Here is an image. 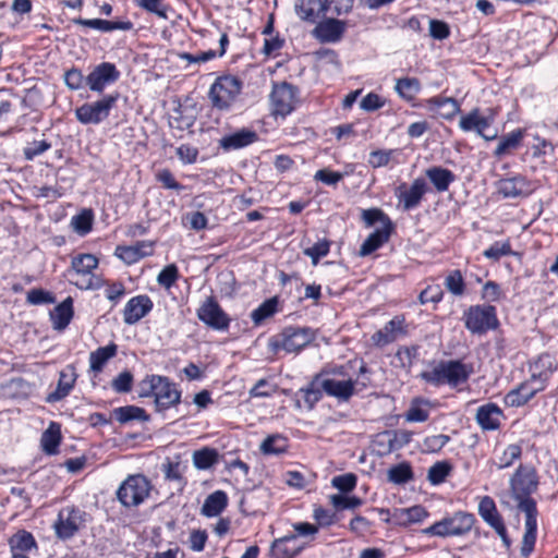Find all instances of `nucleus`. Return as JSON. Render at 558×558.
I'll use <instances>...</instances> for the list:
<instances>
[{
    "label": "nucleus",
    "mask_w": 558,
    "mask_h": 558,
    "mask_svg": "<svg viewBox=\"0 0 558 558\" xmlns=\"http://www.w3.org/2000/svg\"><path fill=\"white\" fill-rule=\"evenodd\" d=\"M320 377L317 376L308 387L300 389V393H302L305 404L308 409H312L316 402L322 398L320 392Z\"/></svg>",
    "instance_id": "603ef678"
},
{
    "label": "nucleus",
    "mask_w": 558,
    "mask_h": 558,
    "mask_svg": "<svg viewBox=\"0 0 558 558\" xmlns=\"http://www.w3.org/2000/svg\"><path fill=\"white\" fill-rule=\"evenodd\" d=\"M392 227H380L372 232L360 247V255L367 256L386 243L390 236Z\"/></svg>",
    "instance_id": "72a5a7b5"
},
{
    "label": "nucleus",
    "mask_w": 558,
    "mask_h": 558,
    "mask_svg": "<svg viewBox=\"0 0 558 558\" xmlns=\"http://www.w3.org/2000/svg\"><path fill=\"white\" fill-rule=\"evenodd\" d=\"M464 324L472 333H484L498 326L496 308L492 305L471 306L464 314Z\"/></svg>",
    "instance_id": "9d476101"
},
{
    "label": "nucleus",
    "mask_w": 558,
    "mask_h": 558,
    "mask_svg": "<svg viewBox=\"0 0 558 558\" xmlns=\"http://www.w3.org/2000/svg\"><path fill=\"white\" fill-rule=\"evenodd\" d=\"M93 219L92 210L85 209L72 217L71 226L76 233L85 235L92 230Z\"/></svg>",
    "instance_id": "49530a36"
},
{
    "label": "nucleus",
    "mask_w": 558,
    "mask_h": 558,
    "mask_svg": "<svg viewBox=\"0 0 558 558\" xmlns=\"http://www.w3.org/2000/svg\"><path fill=\"white\" fill-rule=\"evenodd\" d=\"M228 505V496L223 490L208 495L202 506L201 513L207 518L219 515Z\"/></svg>",
    "instance_id": "473e14b6"
},
{
    "label": "nucleus",
    "mask_w": 558,
    "mask_h": 558,
    "mask_svg": "<svg viewBox=\"0 0 558 558\" xmlns=\"http://www.w3.org/2000/svg\"><path fill=\"white\" fill-rule=\"evenodd\" d=\"M73 22H74V24H77V25H81L84 27L94 28V29H97V31H100L104 33H109V32L117 31V29L130 31L133 27V24L130 21L112 22V21H107V20H101V19L87 20V19L78 17V19L73 20Z\"/></svg>",
    "instance_id": "c756f323"
},
{
    "label": "nucleus",
    "mask_w": 558,
    "mask_h": 558,
    "mask_svg": "<svg viewBox=\"0 0 558 558\" xmlns=\"http://www.w3.org/2000/svg\"><path fill=\"white\" fill-rule=\"evenodd\" d=\"M356 483L357 477L353 473L337 475L331 480V485L343 494L352 492L355 488Z\"/></svg>",
    "instance_id": "052dcab7"
},
{
    "label": "nucleus",
    "mask_w": 558,
    "mask_h": 558,
    "mask_svg": "<svg viewBox=\"0 0 558 558\" xmlns=\"http://www.w3.org/2000/svg\"><path fill=\"white\" fill-rule=\"evenodd\" d=\"M242 88V83L235 76L225 75L218 77L211 85L208 97L213 107L227 110L235 101Z\"/></svg>",
    "instance_id": "20e7f679"
},
{
    "label": "nucleus",
    "mask_w": 558,
    "mask_h": 558,
    "mask_svg": "<svg viewBox=\"0 0 558 558\" xmlns=\"http://www.w3.org/2000/svg\"><path fill=\"white\" fill-rule=\"evenodd\" d=\"M73 317V301L71 298L65 299L50 312V319L53 328L57 330L64 329Z\"/></svg>",
    "instance_id": "f704fd0d"
},
{
    "label": "nucleus",
    "mask_w": 558,
    "mask_h": 558,
    "mask_svg": "<svg viewBox=\"0 0 558 558\" xmlns=\"http://www.w3.org/2000/svg\"><path fill=\"white\" fill-rule=\"evenodd\" d=\"M345 29V23L336 19H327L319 22L313 35L322 43H336L341 39Z\"/></svg>",
    "instance_id": "4be33fe9"
},
{
    "label": "nucleus",
    "mask_w": 558,
    "mask_h": 558,
    "mask_svg": "<svg viewBox=\"0 0 558 558\" xmlns=\"http://www.w3.org/2000/svg\"><path fill=\"white\" fill-rule=\"evenodd\" d=\"M156 179L165 189L182 191L184 187L174 179L169 169H161L157 172Z\"/></svg>",
    "instance_id": "774afa93"
},
{
    "label": "nucleus",
    "mask_w": 558,
    "mask_h": 558,
    "mask_svg": "<svg viewBox=\"0 0 558 558\" xmlns=\"http://www.w3.org/2000/svg\"><path fill=\"white\" fill-rule=\"evenodd\" d=\"M395 90L402 99L411 101L421 92V82L416 77H401L396 81Z\"/></svg>",
    "instance_id": "4c0bfd02"
},
{
    "label": "nucleus",
    "mask_w": 558,
    "mask_h": 558,
    "mask_svg": "<svg viewBox=\"0 0 558 558\" xmlns=\"http://www.w3.org/2000/svg\"><path fill=\"white\" fill-rule=\"evenodd\" d=\"M75 379L76 375L73 367L68 366L65 369L61 371L57 388L53 392L48 395L47 401L57 402L65 398L72 390Z\"/></svg>",
    "instance_id": "c85d7f7f"
},
{
    "label": "nucleus",
    "mask_w": 558,
    "mask_h": 558,
    "mask_svg": "<svg viewBox=\"0 0 558 558\" xmlns=\"http://www.w3.org/2000/svg\"><path fill=\"white\" fill-rule=\"evenodd\" d=\"M405 332L404 318L396 316L372 336V341L377 347H385L404 336Z\"/></svg>",
    "instance_id": "412c9836"
},
{
    "label": "nucleus",
    "mask_w": 558,
    "mask_h": 558,
    "mask_svg": "<svg viewBox=\"0 0 558 558\" xmlns=\"http://www.w3.org/2000/svg\"><path fill=\"white\" fill-rule=\"evenodd\" d=\"M330 250V242L326 239L316 242L314 245L303 250V254L312 259L313 265H317L322 257H325Z\"/></svg>",
    "instance_id": "5fc2aeb1"
},
{
    "label": "nucleus",
    "mask_w": 558,
    "mask_h": 558,
    "mask_svg": "<svg viewBox=\"0 0 558 558\" xmlns=\"http://www.w3.org/2000/svg\"><path fill=\"white\" fill-rule=\"evenodd\" d=\"M296 539L295 534L287 535L281 538L274 541L271 549L277 557L280 558H292L300 551L299 548H290L288 545L290 542Z\"/></svg>",
    "instance_id": "c03bdc74"
},
{
    "label": "nucleus",
    "mask_w": 558,
    "mask_h": 558,
    "mask_svg": "<svg viewBox=\"0 0 558 558\" xmlns=\"http://www.w3.org/2000/svg\"><path fill=\"white\" fill-rule=\"evenodd\" d=\"M497 192L504 198L524 197L532 193L533 186L531 182L523 175H514L511 178L500 179L496 183Z\"/></svg>",
    "instance_id": "a211bd4d"
},
{
    "label": "nucleus",
    "mask_w": 558,
    "mask_h": 558,
    "mask_svg": "<svg viewBox=\"0 0 558 558\" xmlns=\"http://www.w3.org/2000/svg\"><path fill=\"white\" fill-rule=\"evenodd\" d=\"M320 388L331 397L339 400H348L354 393V381L352 379H337L333 377L320 378Z\"/></svg>",
    "instance_id": "a878e982"
},
{
    "label": "nucleus",
    "mask_w": 558,
    "mask_h": 558,
    "mask_svg": "<svg viewBox=\"0 0 558 558\" xmlns=\"http://www.w3.org/2000/svg\"><path fill=\"white\" fill-rule=\"evenodd\" d=\"M383 436L387 438L388 451H392L408 445L411 441L412 433L400 429L386 432Z\"/></svg>",
    "instance_id": "09e8293b"
},
{
    "label": "nucleus",
    "mask_w": 558,
    "mask_h": 558,
    "mask_svg": "<svg viewBox=\"0 0 558 558\" xmlns=\"http://www.w3.org/2000/svg\"><path fill=\"white\" fill-rule=\"evenodd\" d=\"M426 191V182L424 179L417 178L412 182L410 187L405 184L400 185L396 191V196L402 204L403 210L408 211L420 205Z\"/></svg>",
    "instance_id": "6ab92c4d"
},
{
    "label": "nucleus",
    "mask_w": 558,
    "mask_h": 558,
    "mask_svg": "<svg viewBox=\"0 0 558 558\" xmlns=\"http://www.w3.org/2000/svg\"><path fill=\"white\" fill-rule=\"evenodd\" d=\"M150 490L151 484L146 476L133 474L120 484L117 498L124 507H137L149 497Z\"/></svg>",
    "instance_id": "7ed1b4c3"
},
{
    "label": "nucleus",
    "mask_w": 558,
    "mask_h": 558,
    "mask_svg": "<svg viewBox=\"0 0 558 558\" xmlns=\"http://www.w3.org/2000/svg\"><path fill=\"white\" fill-rule=\"evenodd\" d=\"M478 513L482 519L490 525L496 533L501 537L506 545H509V541L507 537V530L504 524V520L501 515L498 513L495 501L489 496H484L481 498L478 504Z\"/></svg>",
    "instance_id": "f3484780"
},
{
    "label": "nucleus",
    "mask_w": 558,
    "mask_h": 558,
    "mask_svg": "<svg viewBox=\"0 0 558 558\" xmlns=\"http://www.w3.org/2000/svg\"><path fill=\"white\" fill-rule=\"evenodd\" d=\"M116 417L121 423H126L132 420L145 418V411L142 408L128 405L116 409Z\"/></svg>",
    "instance_id": "13d9d810"
},
{
    "label": "nucleus",
    "mask_w": 558,
    "mask_h": 558,
    "mask_svg": "<svg viewBox=\"0 0 558 558\" xmlns=\"http://www.w3.org/2000/svg\"><path fill=\"white\" fill-rule=\"evenodd\" d=\"M153 310V302L147 295H136L130 299L123 310V320L134 325Z\"/></svg>",
    "instance_id": "aec40b11"
},
{
    "label": "nucleus",
    "mask_w": 558,
    "mask_h": 558,
    "mask_svg": "<svg viewBox=\"0 0 558 558\" xmlns=\"http://www.w3.org/2000/svg\"><path fill=\"white\" fill-rule=\"evenodd\" d=\"M445 287L453 295L460 296L464 293V280L460 270H452L445 278Z\"/></svg>",
    "instance_id": "4d7b16f0"
},
{
    "label": "nucleus",
    "mask_w": 558,
    "mask_h": 558,
    "mask_svg": "<svg viewBox=\"0 0 558 558\" xmlns=\"http://www.w3.org/2000/svg\"><path fill=\"white\" fill-rule=\"evenodd\" d=\"M522 138L523 132L521 130H515L507 134L506 136L500 138L497 147L495 148V156L501 157L509 153L510 150L515 149L520 145Z\"/></svg>",
    "instance_id": "37998d69"
},
{
    "label": "nucleus",
    "mask_w": 558,
    "mask_h": 558,
    "mask_svg": "<svg viewBox=\"0 0 558 558\" xmlns=\"http://www.w3.org/2000/svg\"><path fill=\"white\" fill-rule=\"evenodd\" d=\"M363 221L371 227L376 222H380L381 227H392L390 219L377 208L365 209L362 214Z\"/></svg>",
    "instance_id": "680f3d73"
},
{
    "label": "nucleus",
    "mask_w": 558,
    "mask_h": 558,
    "mask_svg": "<svg viewBox=\"0 0 558 558\" xmlns=\"http://www.w3.org/2000/svg\"><path fill=\"white\" fill-rule=\"evenodd\" d=\"M329 501L336 510L355 509L363 504L360 497L341 494L329 496Z\"/></svg>",
    "instance_id": "3c124183"
},
{
    "label": "nucleus",
    "mask_w": 558,
    "mask_h": 558,
    "mask_svg": "<svg viewBox=\"0 0 558 558\" xmlns=\"http://www.w3.org/2000/svg\"><path fill=\"white\" fill-rule=\"evenodd\" d=\"M141 398L153 397L156 411L162 412L175 407L181 401V391L168 377L160 375L146 376L138 384Z\"/></svg>",
    "instance_id": "f03ea898"
},
{
    "label": "nucleus",
    "mask_w": 558,
    "mask_h": 558,
    "mask_svg": "<svg viewBox=\"0 0 558 558\" xmlns=\"http://www.w3.org/2000/svg\"><path fill=\"white\" fill-rule=\"evenodd\" d=\"M270 101L274 113L286 117L294 110L299 101L298 89L287 82L276 84L270 95Z\"/></svg>",
    "instance_id": "ddd939ff"
},
{
    "label": "nucleus",
    "mask_w": 558,
    "mask_h": 558,
    "mask_svg": "<svg viewBox=\"0 0 558 558\" xmlns=\"http://www.w3.org/2000/svg\"><path fill=\"white\" fill-rule=\"evenodd\" d=\"M514 507L518 508L525 515L524 527L525 532L522 538L521 554L527 557L534 549L537 531V506L535 499L531 497H522L512 499Z\"/></svg>",
    "instance_id": "39448f33"
},
{
    "label": "nucleus",
    "mask_w": 558,
    "mask_h": 558,
    "mask_svg": "<svg viewBox=\"0 0 558 558\" xmlns=\"http://www.w3.org/2000/svg\"><path fill=\"white\" fill-rule=\"evenodd\" d=\"M120 78V72L113 63L102 62L96 65L86 76V85L92 92L102 93L104 89Z\"/></svg>",
    "instance_id": "4468645a"
},
{
    "label": "nucleus",
    "mask_w": 558,
    "mask_h": 558,
    "mask_svg": "<svg viewBox=\"0 0 558 558\" xmlns=\"http://www.w3.org/2000/svg\"><path fill=\"white\" fill-rule=\"evenodd\" d=\"M502 416V410L497 404L486 403L476 410L475 420L483 430H496Z\"/></svg>",
    "instance_id": "b1692460"
},
{
    "label": "nucleus",
    "mask_w": 558,
    "mask_h": 558,
    "mask_svg": "<svg viewBox=\"0 0 558 558\" xmlns=\"http://www.w3.org/2000/svg\"><path fill=\"white\" fill-rule=\"evenodd\" d=\"M197 317L204 324L216 330L227 329L230 323L227 314L213 298H208L199 306L197 310Z\"/></svg>",
    "instance_id": "dca6fc26"
},
{
    "label": "nucleus",
    "mask_w": 558,
    "mask_h": 558,
    "mask_svg": "<svg viewBox=\"0 0 558 558\" xmlns=\"http://www.w3.org/2000/svg\"><path fill=\"white\" fill-rule=\"evenodd\" d=\"M314 339L310 328L287 327L275 339L271 345L275 350L282 349L288 353L299 352Z\"/></svg>",
    "instance_id": "9b49d317"
},
{
    "label": "nucleus",
    "mask_w": 558,
    "mask_h": 558,
    "mask_svg": "<svg viewBox=\"0 0 558 558\" xmlns=\"http://www.w3.org/2000/svg\"><path fill=\"white\" fill-rule=\"evenodd\" d=\"M475 518L471 513L457 512L452 517L445 518L441 521L426 527L423 532L436 536H457L471 531Z\"/></svg>",
    "instance_id": "0eeeda50"
},
{
    "label": "nucleus",
    "mask_w": 558,
    "mask_h": 558,
    "mask_svg": "<svg viewBox=\"0 0 558 558\" xmlns=\"http://www.w3.org/2000/svg\"><path fill=\"white\" fill-rule=\"evenodd\" d=\"M511 499L531 497L538 487L536 470L531 465L520 464L509 481Z\"/></svg>",
    "instance_id": "1a4fd4ad"
},
{
    "label": "nucleus",
    "mask_w": 558,
    "mask_h": 558,
    "mask_svg": "<svg viewBox=\"0 0 558 558\" xmlns=\"http://www.w3.org/2000/svg\"><path fill=\"white\" fill-rule=\"evenodd\" d=\"M117 345L109 344L106 347L98 348L89 355L90 369L94 372H100L104 365L116 355Z\"/></svg>",
    "instance_id": "58836bf2"
},
{
    "label": "nucleus",
    "mask_w": 558,
    "mask_h": 558,
    "mask_svg": "<svg viewBox=\"0 0 558 558\" xmlns=\"http://www.w3.org/2000/svg\"><path fill=\"white\" fill-rule=\"evenodd\" d=\"M425 174L438 192H446L456 180L453 172L442 167H430Z\"/></svg>",
    "instance_id": "c9c22d12"
},
{
    "label": "nucleus",
    "mask_w": 558,
    "mask_h": 558,
    "mask_svg": "<svg viewBox=\"0 0 558 558\" xmlns=\"http://www.w3.org/2000/svg\"><path fill=\"white\" fill-rule=\"evenodd\" d=\"M276 391V386L270 385L267 379H259L248 391L251 398L270 397Z\"/></svg>",
    "instance_id": "338daca9"
},
{
    "label": "nucleus",
    "mask_w": 558,
    "mask_h": 558,
    "mask_svg": "<svg viewBox=\"0 0 558 558\" xmlns=\"http://www.w3.org/2000/svg\"><path fill=\"white\" fill-rule=\"evenodd\" d=\"M85 512L73 506L63 507L52 527L61 541L72 538L85 525Z\"/></svg>",
    "instance_id": "6e6552de"
},
{
    "label": "nucleus",
    "mask_w": 558,
    "mask_h": 558,
    "mask_svg": "<svg viewBox=\"0 0 558 558\" xmlns=\"http://www.w3.org/2000/svg\"><path fill=\"white\" fill-rule=\"evenodd\" d=\"M427 517V511L422 506H413L411 508L401 509L399 519L402 523H417Z\"/></svg>",
    "instance_id": "6e6d98bb"
},
{
    "label": "nucleus",
    "mask_w": 558,
    "mask_h": 558,
    "mask_svg": "<svg viewBox=\"0 0 558 558\" xmlns=\"http://www.w3.org/2000/svg\"><path fill=\"white\" fill-rule=\"evenodd\" d=\"M64 83L70 89L77 90L86 84V77L81 70L72 68L64 73Z\"/></svg>",
    "instance_id": "0e129e2a"
},
{
    "label": "nucleus",
    "mask_w": 558,
    "mask_h": 558,
    "mask_svg": "<svg viewBox=\"0 0 558 558\" xmlns=\"http://www.w3.org/2000/svg\"><path fill=\"white\" fill-rule=\"evenodd\" d=\"M328 7V0H298L295 12L301 20L315 23L326 14Z\"/></svg>",
    "instance_id": "5701e85b"
},
{
    "label": "nucleus",
    "mask_w": 558,
    "mask_h": 558,
    "mask_svg": "<svg viewBox=\"0 0 558 558\" xmlns=\"http://www.w3.org/2000/svg\"><path fill=\"white\" fill-rule=\"evenodd\" d=\"M537 393V388L533 389L529 380L520 384L505 396V403L509 407H522L527 403Z\"/></svg>",
    "instance_id": "7c9ffc66"
},
{
    "label": "nucleus",
    "mask_w": 558,
    "mask_h": 558,
    "mask_svg": "<svg viewBox=\"0 0 558 558\" xmlns=\"http://www.w3.org/2000/svg\"><path fill=\"white\" fill-rule=\"evenodd\" d=\"M12 556L32 554L37 551V543L32 533L20 530L9 538Z\"/></svg>",
    "instance_id": "cd10ccee"
},
{
    "label": "nucleus",
    "mask_w": 558,
    "mask_h": 558,
    "mask_svg": "<svg viewBox=\"0 0 558 558\" xmlns=\"http://www.w3.org/2000/svg\"><path fill=\"white\" fill-rule=\"evenodd\" d=\"M119 98V94H109L102 98L85 102L75 109V118L82 124H99L105 121Z\"/></svg>",
    "instance_id": "423d86ee"
},
{
    "label": "nucleus",
    "mask_w": 558,
    "mask_h": 558,
    "mask_svg": "<svg viewBox=\"0 0 558 558\" xmlns=\"http://www.w3.org/2000/svg\"><path fill=\"white\" fill-rule=\"evenodd\" d=\"M179 278V270L174 264L167 265L157 276V282L167 289L172 287Z\"/></svg>",
    "instance_id": "e2e57ef3"
},
{
    "label": "nucleus",
    "mask_w": 558,
    "mask_h": 558,
    "mask_svg": "<svg viewBox=\"0 0 558 558\" xmlns=\"http://www.w3.org/2000/svg\"><path fill=\"white\" fill-rule=\"evenodd\" d=\"M264 454H281L288 450V439L281 434L268 436L259 446Z\"/></svg>",
    "instance_id": "ea45409f"
},
{
    "label": "nucleus",
    "mask_w": 558,
    "mask_h": 558,
    "mask_svg": "<svg viewBox=\"0 0 558 558\" xmlns=\"http://www.w3.org/2000/svg\"><path fill=\"white\" fill-rule=\"evenodd\" d=\"M521 454V446L517 444H511L505 448L501 456L498 458L496 465L499 470L509 468L513 464L515 460L520 459Z\"/></svg>",
    "instance_id": "8fccbe9b"
},
{
    "label": "nucleus",
    "mask_w": 558,
    "mask_h": 558,
    "mask_svg": "<svg viewBox=\"0 0 558 558\" xmlns=\"http://www.w3.org/2000/svg\"><path fill=\"white\" fill-rule=\"evenodd\" d=\"M154 252V242L140 241L130 246H118L116 255L124 263L131 265L137 263L140 259L150 256Z\"/></svg>",
    "instance_id": "393cba45"
},
{
    "label": "nucleus",
    "mask_w": 558,
    "mask_h": 558,
    "mask_svg": "<svg viewBox=\"0 0 558 558\" xmlns=\"http://www.w3.org/2000/svg\"><path fill=\"white\" fill-rule=\"evenodd\" d=\"M50 147V143L46 141H34L24 147L23 155L26 160H33L35 157L47 151Z\"/></svg>",
    "instance_id": "69168bd1"
},
{
    "label": "nucleus",
    "mask_w": 558,
    "mask_h": 558,
    "mask_svg": "<svg viewBox=\"0 0 558 558\" xmlns=\"http://www.w3.org/2000/svg\"><path fill=\"white\" fill-rule=\"evenodd\" d=\"M257 140L255 132L250 130H240L220 140V146L225 150L243 148Z\"/></svg>",
    "instance_id": "2f4dec72"
},
{
    "label": "nucleus",
    "mask_w": 558,
    "mask_h": 558,
    "mask_svg": "<svg viewBox=\"0 0 558 558\" xmlns=\"http://www.w3.org/2000/svg\"><path fill=\"white\" fill-rule=\"evenodd\" d=\"M276 311L277 299H268L251 313V318L255 325H260L266 318L272 316Z\"/></svg>",
    "instance_id": "a18cd8bd"
},
{
    "label": "nucleus",
    "mask_w": 558,
    "mask_h": 558,
    "mask_svg": "<svg viewBox=\"0 0 558 558\" xmlns=\"http://www.w3.org/2000/svg\"><path fill=\"white\" fill-rule=\"evenodd\" d=\"M61 442V428L56 422H51L40 438L41 449L47 454H56Z\"/></svg>",
    "instance_id": "e433bc0d"
},
{
    "label": "nucleus",
    "mask_w": 558,
    "mask_h": 558,
    "mask_svg": "<svg viewBox=\"0 0 558 558\" xmlns=\"http://www.w3.org/2000/svg\"><path fill=\"white\" fill-rule=\"evenodd\" d=\"M426 105L429 111L445 120H452L460 112V104L451 97H432Z\"/></svg>",
    "instance_id": "bb28decb"
},
{
    "label": "nucleus",
    "mask_w": 558,
    "mask_h": 558,
    "mask_svg": "<svg viewBox=\"0 0 558 558\" xmlns=\"http://www.w3.org/2000/svg\"><path fill=\"white\" fill-rule=\"evenodd\" d=\"M474 369L471 364L459 360L438 361L429 364L420 378L433 387L448 385L456 388L466 383Z\"/></svg>",
    "instance_id": "f257e3e1"
},
{
    "label": "nucleus",
    "mask_w": 558,
    "mask_h": 558,
    "mask_svg": "<svg viewBox=\"0 0 558 558\" xmlns=\"http://www.w3.org/2000/svg\"><path fill=\"white\" fill-rule=\"evenodd\" d=\"M495 121V112L493 109H488L487 113H483L481 109L474 108L469 113L460 117L459 128L463 132H475L477 135L486 141L496 138L497 133L494 132L492 135H487L486 131Z\"/></svg>",
    "instance_id": "f8f14e48"
},
{
    "label": "nucleus",
    "mask_w": 558,
    "mask_h": 558,
    "mask_svg": "<svg viewBox=\"0 0 558 558\" xmlns=\"http://www.w3.org/2000/svg\"><path fill=\"white\" fill-rule=\"evenodd\" d=\"M387 477L393 484H404L412 480L413 472L408 463H400L388 470Z\"/></svg>",
    "instance_id": "de8ad7c7"
},
{
    "label": "nucleus",
    "mask_w": 558,
    "mask_h": 558,
    "mask_svg": "<svg viewBox=\"0 0 558 558\" xmlns=\"http://www.w3.org/2000/svg\"><path fill=\"white\" fill-rule=\"evenodd\" d=\"M218 451L213 448H203L193 452V464L197 470H207L218 462Z\"/></svg>",
    "instance_id": "79ce46f5"
},
{
    "label": "nucleus",
    "mask_w": 558,
    "mask_h": 558,
    "mask_svg": "<svg viewBox=\"0 0 558 558\" xmlns=\"http://www.w3.org/2000/svg\"><path fill=\"white\" fill-rule=\"evenodd\" d=\"M428 404L429 402L426 400L414 399L408 411L404 413L405 421L411 423L427 421L429 416Z\"/></svg>",
    "instance_id": "a19ab883"
},
{
    "label": "nucleus",
    "mask_w": 558,
    "mask_h": 558,
    "mask_svg": "<svg viewBox=\"0 0 558 558\" xmlns=\"http://www.w3.org/2000/svg\"><path fill=\"white\" fill-rule=\"evenodd\" d=\"M72 269L77 277L73 283L80 289H93V270L98 266V259L93 254H80L72 259Z\"/></svg>",
    "instance_id": "2eb2a0df"
},
{
    "label": "nucleus",
    "mask_w": 558,
    "mask_h": 558,
    "mask_svg": "<svg viewBox=\"0 0 558 558\" xmlns=\"http://www.w3.org/2000/svg\"><path fill=\"white\" fill-rule=\"evenodd\" d=\"M136 3L140 8L156 14L160 19H168L167 12L169 8L163 3V0H136Z\"/></svg>",
    "instance_id": "bf43d9fd"
},
{
    "label": "nucleus",
    "mask_w": 558,
    "mask_h": 558,
    "mask_svg": "<svg viewBox=\"0 0 558 558\" xmlns=\"http://www.w3.org/2000/svg\"><path fill=\"white\" fill-rule=\"evenodd\" d=\"M451 466L447 462H436L433 464L427 473V478L433 485H439L446 481L449 475Z\"/></svg>",
    "instance_id": "864d4df0"
}]
</instances>
